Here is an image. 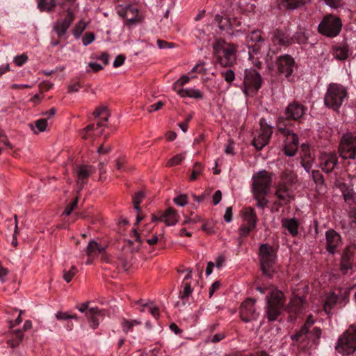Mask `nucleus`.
<instances>
[{
  "label": "nucleus",
  "mask_w": 356,
  "mask_h": 356,
  "mask_svg": "<svg viewBox=\"0 0 356 356\" xmlns=\"http://www.w3.org/2000/svg\"><path fill=\"white\" fill-rule=\"evenodd\" d=\"M271 175L265 170H260L252 176V191L257 200V206L261 209L267 207L268 201L266 196L270 191Z\"/></svg>",
  "instance_id": "1"
},
{
  "label": "nucleus",
  "mask_w": 356,
  "mask_h": 356,
  "mask_svg": "<svg viewBox=\"0 0 356 356\" xmlns=\"http://www.w3.org/2000/svg\"><path fill=\"white\" fill-rule=\"evenodd\" d=\"M266 318L269 321H276L285 304V296L282 291L274 289L266 296Z\"/></svg>",
  "instance_id": "2"
},
{
  "label": "nucleus",
  "mask_w": 356,
  "mask_h": 356,
  "mask_svg": "<svg viewBox=\"0 0 356 356\" xmlns=\"http://www.w3.org/2000/svg\"><path fill=\"white\" fill-rule=\"evenodd\" d=\"M213 49L221 66L227 67L235 63L236 52L235 45L219 40L213 44Z\"/></svg>",
  "instance_id": "3"
},
{
  "label": "nucleus",
  "mask_w": 356,
  "mask_h": 356,
  "mask_svg": "<svg viewBox=\"0 0 356 356\" xmlns=\"http://www.w3.org/2000/svg\"><path fill=\"white\" fill-rule=\"evenodd\" d=\"M259 259L262 273L271 278L275 272L276 255L273 247L261 244L259 247Z\"/></svg>",
  "instance_id": "4"
},
{
  "label": "nucleus",
  "mask_w": 356,
  "mask_h": 356,
  "mask_svg": "<svg viewBox=\"0 0 356 356\" xmlns=\"http://www.w3.org/2000/svg\"><path fill=\"white\" fill-rule=\"evenodd\" d=\"M346 97L347 90L345 87L337 83H331L324 98L325 104L330 108L337 110Z\"/></svg>",
  "instance_id": "5"
},
{
  "label": "nucleus",
  "mask_w": 356,
  "mask_h": 356,
  "mask_svg": "<svg viewBox=\"0 0 356 356\" xmlns=\"http://www.w3.org/2000/svg\"><path fill=\"white\" fill-rule=\"evenodd\" d=\"M336 350L343 355H350L356 350V325H351L339 337Z\"/></svg>",
  "instance_id": "6"
},
{
  "label": "nucleus",
  "mask_w": 356,
  "mask_h": 356,
  "mask_svg": "<svg viewBox=\"0 0 356 356\" xmlns=\"http://www.w3.org/2000/svg\"><path fill=\"white\" fill-rule=\"evenodd\" d=\"M342 22L339 17L329 15L323 18L318 26V32L327 37L334 38L341 32Z\"/></svg>",
  "instance_id": "7"
},
{
  "label": "nucleus",
  "mask_w": 356,
  "mask_h": 356,
  "mask_svg": "<svg viewBox=\"0 0 356 356\" xmlns=\"http://www.w3.org/2000/svg\"><path fill=\"white\" fill-rule=\"evenodd\" d=\"M262 79L254 69H245L243 80V92L245 95H254L261 88Z\"/></svg>",
  "instance_id": "8"
},
{
  "label": "nucleus",
  "mask_w": 356,
  "mask_h": 356,
  "mask_svg": "<svg viewBox=\"0 0 356 356\" xmlns=\"http://www.w3.org/2000/svg\"><path fill=\"white\" fill-rule=\"evenodd\" d=\"M339 152L343 159H356V134L347 133L341 137Z\"/></svg>",
  "instance_id": "9"
},
{
  "label": "nucleus",
  "mask_w": 356,
  "mask_h": 356,
  "mask_svg": "<svg viewBox=\"0 0 356 356\" xmlns=\"http://www.w3.org/2000/svg\"><path fill=\"white\" fill-rule=\"evenodd\" d=\"M78 309L85 313V315L90 322V327L95 329L98 327L99 321L103 319L106 316V311L105 309H99L98 307H89V302L83 303Z\"/></svg>",
  "instance_id": "10"
},
{
  "label": "nucleus",
  "mask_w": 356,
  "mask_h": 356,
  "mask_svg": "<svg viewBox=\"0 0 356 356\" xmlns=\"http://www.w3.org/2000/svg\"><path fill=\"white\" fill-rule=\"evenodd\" d=\"M259 124L260 130L252 140V145L257 150H261L268 143L273 134V127L268 124L265 119H261Z\"/></svg>",
  "instance_id": "11"
},
{
  "label": "nucleus",
  "mask_w": 356,
  "mask_h": 356,
  "mask_svg": "<svg viewBox=\"0 0 356 356\" xmlns=\"http://www.w3.org/2000/svg\"><path fill=\"white\" fill-rule=\"evenodd\" d=\"M255 302L254 299L248 298L241 303L240 317L243 321L248 323L257 320L259 313L256 311Z\"/></svg>",
  "instance_id": "12"
},
{
  "label": "nucleus",
  "mask_w": 356,
  "mask_h": 356,
  "mask_svg": "<svg viewBox=\"0 0 356 356\" xmlns=\"http://www.w3.org/2000/svg\"><path fill=\"white\" fill-rule=\"evenodd\" d=\"M276 62L279 73L283 74L290 81L296 67L293 58L288 54H285L278 57Z\"/></svg>",
  "instance_id": "13"
},
{
  "label": "nucleus",
  "mask_w": 356,
  "mask_h": 356,
  "mask_svg": "<svg viewBox=\"0 0 356 356\" xmlns=\"http://www.w3.org/2000/svg\"><path fill=\"white\" fill-rule=\"evenodd\" d=\"M95 171V168L90 165L82 164L76 167L75 175L76 176V185L79 192L81 191L88 183V178Z\"/></svg>",
  "instance_id": "14"
},
{
  "label": "nucleus",
  "mask_w": 356,
  "mask_h": 356,
  "mask_svg": "<svg viewBox=\"0 0 356 356\" xmlns=\"http://www.w3.org/2000/svg\"><path fill=\"white\" fill-rule=\"evenodd\" d=\"M307 111L306 106L298 101L289 103L284 110L286 120H298L302 118Z\"/></svg>",
  "instance_id": "15"
},
{
  "label": "nucleus",
  "mask_w": 356,
  "mask_h": 356,
  "mask_svg": "<svg viewBox=\"0 0 356 356\" xmlns=\"http://www.w3.org/2000/svg\"><path fill=\"white\" fill-rule=\"evenodd\" d=\"M74 19V15L72 10L70 8L67 9V15L64 19L57 20L54 24L53 29L56 33L58 38L64 36L69 27Z\"/></svg>",
  "instance_id": "16"
},
{
  "label": "nucleus",
  "mask_w": 356,
  "mask_h": 356,
  "mask_svg": "<svg viewBox=\"0 0 356 356\" xmlns=\"http://www.w3.org/2000/svg\"><path fill=\"white\" fill-rule=\"evenodd\" d=\"M129 236L133 239L126 240L127 244L124 246V249L129 250L131 254L138 252L140 248L143 239L138 227H131L129 230Z\"/></svg>",
  "instance_id": "17"
},
{
  "label": "nucleus",
  "mask_w": 356,
  "mask_h": 356,
  "mask_svg": "<svg viewBox=\"0 0 356 356\" xmlns=\"http://www.w3.org/2000/svg\"><path fill=\"white\" fill-rule=\"evenodd\" d=\"M319 159L320 167L326 173L332 172L338 163L337 155L333 152L321 154Z\"/></svg>",
  "instance_id": "18"
},
{
  "label": "nucleus",
  "mask_w": 356,
  "mask_h": 356,
  "mask_svg": "<svg viewBox=\"0 0 356 356\" xmlns=\"http://www.w3.org/2000/svg\"><path fill=\"white\" fill-rule=\"evenodd\" d=\"M271 40L275 45L288 47L294 43L293 37L288 31L282 29H276Z\"/></svg>",
  "instance_id": "19"
},
{
  "label": "nucleus",
  "mask_w": 356,
  "mask_h": 356,
  "mask_svg": "<svg viewBox=\"0 0 356 356\" xmlns=\"http://www.w3.org/2000/svg\"><path fill=\"white\" fill-rule=\"evenodd\" d=\"M326 249L330 254H334L336 249L341 244V236L334 229L326 232Z\"/></svg>",
  "instance_id": "20"
},
{
  "label": "nucleus",
  "mask_w": 356,
  "mask_h": 356,
  "mask_svg": "<svg viewBox=\"0 0 356 356\" xmlns=\"http://www.w3.org/2000/svg\"><path fill=\"white\" fill-rule=\"evenodd\" d=\"M145 197V193L138 191L132 195V203L135 211L136 222H140L145 220V215L141 211L140 204L143 202Z\"/></svg>",
  "instance_id": "21"
},
{
  "label": "nucleus",
  "mask_w": 356,
  "mask_h": 356,
  "mask_svg": "<svg viewBox=\"0 0 356 356\" xmlns=\"http://www.w3.org/2000/svg\"><path fill=\"white\" fill-rule=\"evenodd\" d=\"M275 195L280 201V204H286L293 197L291 191L284 182H280L277 185Z\"/></svg>",
  "instance_id": "22"
},
{
  "label": "nucleus",
  "mask_w": 356,
  "mask_h": 356,
  "mask_svg": "<svg viewBox=\"0 0 356 356\" xmlns=\"http://www.w3.org/2000/svg\"><path fill=\"white\" fill-rule=\"evenodd\" d=\"M353 260V253L346 248L341 257L340 263V269L343 274H346L348 270L352 268V262Z\"/></svg>",
  "instance_id": "23"
},
{
  "label": "nucleus",
  "mask_w": 356,
  "mask_h": 356,
  "mask_svg": "<svg viewBox=\"0 0 356 356\" xmlns=\"http://www.w3.org/2000/svg\"><path fill=\"white\" fill-rule=\"evenodd\" d=\"M304 309V299L302 297H293L287 307V310L291 314H300Z\"/></svg>",
  "instance_id": "24"
},
{
  "label": "nucleus",
  "mask_w": 356,
  "mask_h": 356,
  "mask_svg": "<svg viewBox=\"0 0 356 356\" xmlns=\"http://www.w3.org/2000/svg\"><path fill=\"white\" fill-rule=\"evenodd\" d=\"M309 329L306 327L302 326L300 330L296 332V333L291 336V339L293 342L297 344H302L307 343L309 340L308 333Z\"/></svg>",
  "instance_id": "25"
},
{
  "label": "nucleus",
  "mask_w": 356,
  "mask_h": 356,
  "mask_svg": "<svg viewBox=\"0 0 356 356\" xmlns=\"http://www.w3.org/2000/svg\"><path fill=\"white\" fill-rule=\"evenodd\" d=\"M106 248V246H100L95 241L91 240L86 248V254L88 257L97 256L104 252Z\"/></svg>",
  "instance_id": "26"
},
{
  "label": "nucleus",
  "mask_w": 356,
  "mask_h": 356,
  "mask_svg": "<svg viewBox=\"0 0 356 356\" xmlns=\"http://www.w3.org/2000/svg\"><path fill=\"white\" fill-rule=\"evenodd\" d=\"M177 94L181 97H191L195 99H202L203 95L202 92L196 88H181L177 90Z\"/></svg>",
  "instance_id": "27"
},
{
  "label": "nucleus",
  "mask_w": 356,
  "mask_h": 356,
  "mask_svg": "<svg viewBox=\"0 0 356 356\" xmlns=\"http://www.w3.org/2000/svg\"><path fill=\"white\" fill-rule=\"evenodd\" d=\"M215 21L218 24V27L222 31H229L233 29L232 24V19L229 17H223L220 15H216Z\"/></svg>",
  "instance_id": "28"
},
{
  "label": "nucleus",
  "mask_w": 356,
  "mask_h": 356,
  "mask_svg": "<svg viewBox=\"0 0 356 356\" xmlns=\"http://www.w3.org/2000/svg\"><path fill=\"white\" fill-rule=\"evenodd\" d=\"M160 220L164 222H177L179 216L173 208H168L161 216Z\"/></svg>",
  "instance_id": "29"
},
{
  "label": "nucleus",
  "mask_w": 356,
  "mask_h": 356,
  "mask_svg": "<svg viewBox=\"0 0 356 356\" xmlns=\"http://www.w3.org/2000/svg\"><path fill=\"white\" fill-rule=\"evenodd\" d=\"M24 334L21 330H16L10 333V338L7 340V343L11 348L17 347L23 339Z\"/></svg>",
  "instance_id": "30"
},
{
  "label": "nucleus",
  "mask_w": 356,
  "mask_h": 356,
  "mask_svg": "<svg viewBox=\"0 0 356 356\" xmlns=\"http://www.w3.org/2000/svg\"><path fill=\"white\" fill-rule=\"evenodd\" d=\"M337 302H339L338 296L334 292L330 293L327 296L324 302V311L327 314H330L332 309L334 307Z\"/></svg>",
  "instance_id": "31"
},
{
  "label": "nucleus",
  "mask_w": 356,
  "mask_h": 356,
  "mask_svg": "<svg viewBox=\"0 0 356 356\" xmlns=\"http://www.w3.org/2000/svg\"><path fill=\"white\" fill-rule=\"evenodd\" d=\"M349 51V48L346 44L334 47V55L338 60L346 59L348 57Z\"/></svg>",
  "instance_id": "32"
},
{
  "label": "nucleus",
  "mask_w": 356,
  "mask_h": 356,
  "mask_svg": "<svg viewBox=\"0 0 356 356\" xmlns=\"http://www.w3.org/2000/svg\"><path fill=\"white\" fill-rule=\"evenodd\" d=\"M138 8L129 5V7H127V15L124 19L127 22L130 24H135L140 22V17L138 15Z\"/></svg>",
  "instance_id": "33"
},
{
  "label": "nucleus",
  "mask_w": 356,
  "mask_h": 356,
  "mask_svg": "<svg viewBox=\"0 0 356 356\" xmlns=\"http://www.w3.org/2000/svg\"><path fill=\"white\" fill-rule=\"evenodd\" d=\"M291 37H293L294 42L299 44H306L309 39L308 34L304 29H300Z\"/></svg>",
  "instance_id": "34"
},
{
  "label": "nucleus",
  "mask_w": 356,
  "mask_h": 356,
  "mask_svg": "<svg viewBox=\"0 0 356 356\" xmlns=\"http://www.w3.org/2000/svg\"><path fill=\"white\" fill-rule=\"evenodd\" d=\"M56 6V0H38V8L40 11L51 12Z\"/></svg>",
  "instance_id": "35"
},
{
  "label": "nucleus",
  "mask_w": 356,
  "mask_h": 356,
  "mask_svg": "<svg viewBox=\"0 0 356 356\" xmlns=\"http://www.w3.org/2000/svg\"><path fill=\"white\" fill-rule=\"evenodd\" d=\"M242 217L244 221L247 222H257V217L252 208H245L242 210Z\"/></svg>",
  "instance_id": "36"
},
{
  "label": "nucleus",
  "mask_w": 356,
  "mask_h": 356,
  "mask_svg": "<svg viewBox=\"0 0 356 356\" xmlns=\"http://www.w3.org/2000/svg\"><path fill=\"white\" fill-rule=\"evenodd\" d=\"M343 196L345 202L351 205L356 201V194L353 189L346 188L342 189Z\"/></svg>",
  "instance_id": "37"
},
{
  "label": "nucleus",
  "mask_w": 356,
  "mask_h": 356,
  "mask_svg": "<svg viewBox=\"0 0 356 356\" xmlns=\"http://www.w3.org/2000/svg\"><path fill=\"white\" fill-rule=\"evenodd\" d=\"M141 322L138 320H128L123 318L122 321V330L125 333L132 331V329L136 325H139Z\"/></svg>",
  "instance_id": "38"
},
{
  "label": "nucleus",
  "mask_w": 356,
  "mask_h": 356,
  "mask_svg": "<svg viewBox=\"0 0 356 356\" xmlns=\"http://www.w3.org/2000/svg\"><path fill=\"white\" fill-rule=\"evenodd\" d=\"M284 120V118L283 117H279L278 118V123H277V129L279 132L286 137V138H290L292 135L295 134V133L290 130L289 129L282 127V122H283Z\"/></svg>",
  "instance_id": "39"
},
{
  "label": "nucleus",
  "mask_w": 356,
  "mask_h": 356,
  "mask_svg": "<svg viewBox=\"0 0 356 356\" xmlns=\"http://www.w3.org/2000/svg\"><path fill=\"white\" fill-rule=\"evenodd\" d=\"M352 288L339 289L340 294L339 297V303L344 306L348 302L349 295Z\"/></svg>",
  "instance_id": "40"
},
{
  "label": "nucleus",
  "mask_w": 356,
  "mask_h": 356,
  "mask_svg": "<svg viewBox=\"0 0 356 356\" xmlns=\"http://www.w3.org/2000/svg\"><path fill=\"white\" fill-rule=\"evenodd\" d=\"M313 160L311 158L310 153H307V152L304 154V157L302 159L301 165L305 170L307 172H309L312 167Z\"/></svg>",
  "instance_id": "41"
},
{
  "label": "nucleus",
  "mask_w": 356,
  "mask_h": 356,
  "mask_svg": "<svg viewBox=\"0 0 356 356\" xmlns=\"http://www.w3.org/2000/svg\"><path fill=\"white\" fill-rule=\"evenodd\" d=\"M283 7L287 9H296L302 5L300 0H280Z\"/></svg>",
  "instance_id": "42"
},
{
  "label": "nucleus",
  "mask_w": 356,
  "mask_h": 356,
  "mask_svg": "<svg viewBox=\"0 0 356 356\" xmlns=\"http://www.w3.org/2000/svg\"><path fill=\"white\" fill-rule=\"evenodd\" d=\"M247 40L254 42L255 43H261L264 42L261 33L259 30L252 31L249 35H248Z\"/></svg>",
  "instance_id": "43"
},
{
  "label": "nucleus",
  "mask_w": 356,
  "mask_h": 356,
  "mask_svg": "<svg viewBox=\"0 0 356 356\" xmlns=\"http://www.w3.org/2000/svg\"><path fill=\"white\" fill-rule=\"evenodd\" d=\"M203 166L200 163H195L192 169L191 175L190 177L191 181H195L197 179V177L202 174L203 171Z\"/></svg>",
  "instance_id": "44"
},
{
  "label": "nucleus",
  "mask_w": 356,
  "mask_h": 356,
  "mask_svg": "<svg viewBox=\"0 0 356 356\" xmlns=\"http://www.w3.org/2000/svg\"><path fill=\"white\" fill-rule=\"evenodd\" d=\"M78 270L74 266H72L69 270L64 269L63 271V277L65 281L69 283L73 277L77 273Z\"/></svg>",
  "instance_id": "45"
},
{
  "label": "nucleus",
  "mask_w": 356,
  "mask_h": 356,
  "mask_svg": "<svg viewBox=\"0 0 356 356\" xmlns=\"http://www.w3.org/2000/svg\"><path fill=\"white\" fill-rule=\"evenodd\" d=\"M321 330L318 327H314L312 330H309V340H312L314 343H316L318 340L321 338Z\"/></svg>",
  "instance_id": "46"
},
{
  "label": "nucleus",
  "mask_w": 356,
  "mask_h": 356,
  "mask_svg": "<svg viewBox=\"0 0 356 356\" xmlns=\"http://www.w3.org/2000/svg\"><path fill=\"white\" fill-rule=\"evenodd\" d=\"M56 318L57 320H69V319H75L77 320L78 317L76 314H71L69 312H58L56 314Z\"/></svg>",
  "instance_id": "47"
},
{
  "label": "nucleus",
  "mask_w": 356,
  "mask_h": 356,
  "mask_svg": "<svg viewBox=\"0 0 356 356\" xmlns=\"http://www.w3.org/2000/svg\"><path fill=\"white\" fill-rule=\"evenodd\" d=\"M191 78L188 76L184 75L180 77L177 81H175L172 86L173 90L177 92V90H180V87L183 86L190 81Z\"/></svg>",
  "instance_id": "48"
},
{
  "label": "nucleus",
  "mask_w": 356,
  "mask_h": 356,
  "mask_svg": "<svg viewBox=\"0 0 356 356\" xmlns=\"http://www.w3.org/2000/svg\"><path fill=\"white\" fill-rule=\"evenodd\" d=\"M173 202L177 206L184 207L188 203V197L186 194H181L175 197L173 199Z\"/></svg>",
  "instance_id": "49"
},
{
  "label": "nucleus",
  "mask_w": 356,
  "mask_h": 356,
  "mask_svg": "<svg viewBox=\"0 0 356 356\" xmlns=\"http://www.w3.org/2000/svg\"><path fill=\"white\" fill-rule=\"evenodd\" d=\"M298 145H292V144H285L284 145V153L288 156H293L298 150Z\"/></svg>",
  "instance_id": "50"
},
{
  "label": "nucleus",
  "mask_w": 356,
  "mask_h": 356,
  "mask_svg": "<svg viewBox=\"0 0 356 356\" xmlns=\"http://www.w3.org/2000/svg\"><path fill=\"white\" fill-rule=\"evenodd\" d=\"M255 224H243L239 228V234L242 237L246 236L250 231H252L254 228Z\"/></svg>",
  "instance_id": "51"
},
{
  "label": "nucleus",
  "mask_w": 356,
  "mask_h": 356,
  "mask_svg": "<svg viewBox=\"0 0 356 356\" xmlns=\"http://www.w3.org/2000/svg\"><path fill=\"white\" fill-rule=\"evenodd\" d=\"M221 74L224 77L225 80L229 83H232L235 79V74L231 69L222 72Z\"/></svg>",
  "instance_id": "52"
},
{
  "label": "nucleus",
  "mask_w": 356,
  "mask_h": 356,
  "mask_svg": "<svg viewBox=\"0 0 356 356\" xmlns=\"http://www.w3.org/2000/svg\"><path fill=\"white\" fill-rule=\"evenodd\" d=\"M182 286L184 288V291L180 293V298L184 299L185 298H188L192 292L191 284L186 282H183Z\"/></svg>",
  "instance_id": "53"
},
{
  "label": "nucleus",
  "mask_w": 356,
  "mask_h": 356,
  "mask_svg": "<svg viewBox=\"0 0 356 356\" xmlns=\"http://www.w3.org/2000/svg\"><path fill=\"white\" fill-rule=\"evenodd\" d=\"M184 159L183 154H177L174 157L171 158L167 163L166 165L168 167L173 166L180 163Z\"/></svg>",
  "instance_id": "54"
},
{
  "label": "nucleus",
  "mask_w": 356,
  "mask_h": 356,
  "mask_svg": "<svg viewBox=\"0 0 356 356\" xmlns=\"http://www.w3.org/2000/svg\"><path fill=\"white\" fill-rule=\"evenodd\" d=\"M86 29V26L84 23L81 21L78 24H76L73 29V35L76 38H79V36L81 35L84 29Z\"/></svg>",
  "instance_id": "55"
},
{
  "label": "nucleus",
  "mask_w": 356,
  "mask_h": 356,
  "mask_svg": "<svg viewBox=\"0 0 356 356\" xmlns=\"http://www.w3.org/2000/svg\"><path fill=\"white\" fill-rule=\"evenodd\" d=\"M35 126L38 129V131L43 132L46 130L47 120L44 118L39 119L35 122Z\"/></svg>",
  "instance_id": "56"
},
{
  "label": "nucleus",
  "mask_w": 356,
  "mask_h": 356,
  "mask_svg": "<svg viewBox=\"0 0 356 356\" xmlns=\"http://www.w3.org/2000/svg\"><path fill=\"white\" fill-rule=\"evenodd\" d=\"M200 229L207 234H213L217 229L214 224H202Z\"/></svg>",
  "instance_id": "57"
},
{
  "label": "nucleus",
  "mask_w": 356,
  "mask_h": 356,
  "mask_svg": "<svg viewBox=\"0 0 356 356\" xmlns=\"http://www.w3.org/2000/svg\"><path fill=\"white\" fill-rule=\"evenodd\" d=\"M298 225L299 224H282L283 227L293 236L298 234Z\"/></svg>",
  "instance_id": "58"
},
{
  "label": "nucleus",
  "mask_w": 356,
  "mask_h": 356,
  "mask_svg": "<svg viewBox=\"0 0 356 356\" xmlns=\"http://www.w3.org/2000/svg\"><path fill=\"white\" fill-rule=\"evenodd\" d=\"M312 177L313 180L316 184L322 185L324 182L322 175L318 170H313L312 172Z\"/></svg>",
  "instance_id": "59"
},
{
  "label": "nucleus",
  "mask_w": 356,
  "mask_h": 356,
  "mask_svg": "<svg viewBox=\"0 0 356 356\" xmlns=\"http://www.w3.org/2000/svg\"><path fill=\"white\" fill-rule=\"evenodd\" d=\"M78 204V198H76L72 202H71L65 209L63 214L69 216L72 211L76 208Z\"/></svg>",
  "instance_id": "60"
},
{
  "label": "nucleus",
  "mask_w": 356,
  "mask_h": 356,
  "mask_svg": "<svg viewBox=\"0 0 356 356\" xmlns=\"http://www.w3.org/2000/svg\"><path fill=\"white\" fill-rule=\"evenodd\" d=\"M95 40V35L92 33H88L84 35L82 38V42L84 46H87Z\"/></svg>",
  "instance_id": "61"
},
{
  "label": "nucleus",
  "mask_w": 356,
  "mask_h": 356,
  "mask_svg": "<svg viewBox=\"0 0 356 356\" xmlns=\"http://www.w3.org/2000/svg\"><path fill=\"white\" fill-rule=\"evenodd\" d=\"M157 46L159 49H171L175 47V44L172 42H168L162 40H158Z\"/></svg>",
  "instance_id": "62"
},
{
  "label": "nucleus",
  "mask_w": 356,
  "mask_h": 356,
  "mask_svg": "<svg viewBox=\"0 0 356 356\" xmlns=\"http://www.w3.org/2000/svg\"><path fill=\"white\" fill-rule=\"evenodd\" d=\"M28 59V57L25 54H22L19 56H17L14 58V63L17 66H22L24 65Z\"/></svg>",
  "instance_id": "63"
},
{
  "label": "nucleus",
  "mask_w": 356,
  "mask_h": 356,
  "mask_svg": "<svg viewBox=\"0 0 356 356\" xmlns=\"http://www.w3.org/2000/svg\"><path fill=\"white\" fill-rule=\"evenodd\" d=\"M325 2L326 5L335 9L342 6L341 0H325Z\"/></svg>",
  "instance_id": "64"
}]
</instances>
